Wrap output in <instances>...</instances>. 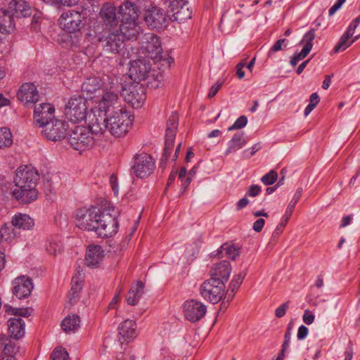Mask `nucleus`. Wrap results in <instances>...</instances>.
<instances>
[{
	"mask_svg": "<svg viewBox=\"0 0 360 360\" xmlns=\"http://www.w3.org/2000/svg\"><path fill=\"white\" fill-rule=\"evenodd\" d=\"M76 226L84 231H94L99 237L108 238L117 231V213L102 212L96 206L84 207L76 210Z\"/></svg>",
	"mask_w": 360,
	"mask_h": 360,
	"instance_id": "nucleus-1",
	"label": "nucleus"
},
{
	"mask_svg": "<svg viewBox=\"0 0 360 360\" xmlns=\"http://www.w3.org/2000/svg\"><path fill=\"white\" fill-rule=\"evenodd\" d=\"M87 124L96 136L109 131L115 137H121L128 132L132 120L124 108L113 110L109 116L99 110H92L87 118Z\"/></svg>",
	"mask_w": 360,
	"mask_h": 360,
	"instance_id": "nucleus-2",
	"label": "nucleus"
},
{
	"mask_svg": "<svg viewBox=\"0 0 360 360\" xmlns=\"http://www.w3.org/2000/svg\"><path fill=\"white\" fill-rule=\"evenodd\" d=\"M39 180V174L35 168L27 165L18 167L13 177V196L25 204L34 201L39 195L37 188Z\"/></svg>",
	"mask_w": 360,
	"mask_h": 360,
	"instance_id": "nucleus-3",
	"label": "nucleus"
},
{
	"mask_svg": "<svg viewBox=\"0 0 360 360\" xmlns=\"http://www.w3.org/2000/svg\"><path fill=\"white\" fill-rule=\"evenodd\" d=\"M85 39L92 44L98 43L103 51L107 54H122L123 57L129 58V53L124 51L125 43L123 36L118 30L115 31L104 30L96 32L90 30L85 35Z\"/></svg>",
	"mask_w": 360,
	"mask_h": 360,
	"instance_id": "nucleus-4",
	"label": "nucleus"
},
{
	"mask_svg": "<svg viewBox=\"0 0 360 360\" xmlns=\"http://www.w3.org/2000/svg\"><path fill=\"white\" fill-rule=\"evenodd\" d=\"M122 84L115 77H107L104 82L101 98L98 103V108L92 110H99L107 113L110 110L120 107Z\"/></svg>",
	"mask_w": 360,
	"mask_h": 360,
	"instance_id": "nucleus-5",
	"label": "nucleus"
},
{
	"mask_svg": "<svg viewBox=\"0 0 360 360\" xmlns=\"http://www.w3.org/2000/svg\"><path fill=\"white\" fill-rule=\"evenodd\" d=\"M143 18L146 25L150 30H164L168 26L169 22V19L166 12L162 8L153 4L145 6Z\"/></svg>",
	"mask_w": 360,
	"mask_h": 360,
	"instance_id": "nucleus-6",
	"label": "nucleus"
},
{
	"mask_svg": "<svg viewBox=\"0 0 360 360\" xmlns=\"http://www.w3.org/2000/svg\"><path fill=\"white\" fill-rule=\"evenodd\" d=\"M140 45L143 52L155 62L168 59L167 55L163 54L162 43L157 34L150 32L144 34L141 38Z\"/></svg>",
	"mask_w": 360,
	"mask_h": 360,
	"instance_id": "nucleus-7",
	"label": "nucleus"
},
{
	"mask_svg": "<svg viewBox=\"0 0 360 360\" xmlns=\"http://www.w3.org/2000/svg\"><path fill=\"white\" fill-rule=\"evenodd\" d=\"M93 134L95 135L89 127L77 126L70 134L68 142L75 150H85L91 148L95 143Z\"/></svg>",
	"mask_w": 360,
	"mask_h": 360,
	"instance_id": "nucleus-8",
	"label": "nucleus"
},
{
	"mask_svg": "<svg viewBox=\"0 0 360 360\" xmlns=\"http://www.w3.org/2000/svg\"><path fill=\"white\" fill-rule=\"evenodd\" d=\"M92 109L87 112L86 101L81 97L71 98L65 105V115L72 122H79L85 120L87 124V118Z\"/></svg>",
	"mask_w": 360,
	"mask_h": 360,
	"instance_id": "nucleus-9",
	"label": "nucleus"
},
{
	"mask_svg": "<svg viewBox=\"0 0 360 360\" xmlns=\"http://www.w3.org/2000/svg\"><path fill=\"white\" fill-rule=\"evenodd\" d=\"M179 124V117L176 112H172L166 125L165 143L162 156L160 160V167L165 168L174 147V142Z\"/></svg>",
	"mask_w": 360,
	"mask_h": 360,
	"instance_id": "nucleus-10",
	"label": "nucleus"
},
{
	"mask_svg": "<svg viewBox=\"0 0 360 360\" xmlns=\"http://www.w3.org/2000/svg\"><path fill=\"white\" fill-rule=\"evenodd\" d=\"M200 292L205 300L217 304L224 295L225 284H223V282L208 279L202 283Z\"/></svg>",
	"mask_w": 360,
	"mask_h": 360,
	"instance_id": "nucleus-11",
	"label": "nucleus"
},
{
	"mask_svg": "<svg viewBox=\"0 0 360 360\" xmlns=\"http://www.w3.org/2000/svg\"><path fill=\"white\" fill-rule=\"evenodd\" d=\"M155 168V161L147 153L137 154L134 158L132 173L138 178L143 179L150 176Z\"/></svg>",
	"mask_w": 360,
	"mask_h": 360,
	"instance_id": "nucleus-12",
	"label": "nucleus"
},
{
	"mask_svg": "<svg viewBox=\"0 0 360 360\" xmlns=\"http://www.w3.org/2000/svg\"><path fill=\"white\" fill-rule=\"evenodd\" d=\"M84 15L79 11L69 10L61 14L58 23L60 27L70 33L79 32L82 27Z\"/></svg>",
	"mask_w": 360,
	"mask_h": 360,
	"instance_id": "nucleus-13",
	"label": "nucleus"
},
{
	"mask_svg": "<svg viewBox=\"0 0 360 360\" xmlns=\"http://www.w3.org/2000/svg\"><path fill=\"white\" fill-rule=\"evenodd\" d=\"M68 124L64 120L53 119L43 127L42 134L50 141H60L66 136Z\"/></svg>",
	"mask_w": 360,
	"mask_h": 360,
	"instance_id": "nucleus-14",
	"label": "nucleus"
},
{
	"mask_svg": "<svg viewBox=\"0 0 360 360\" xmlns=\"http://www.w3.org/2000/svg\"><path fill=\"white\" fill-rule=\"evenodd\" d=\"M165 4L172 13L174 20L181 22L191 18L192 11L187 0H165Z\"/></svg>",
	"mask_w": 360,
	"mask_h": 360,
	"instance_id": "nucleus-15",
	"label": "nucleus"
},
{
	"mask_svg": "<svg viewBox=\"0 0 360 360\" xmlns=\"http://www.w3.org/2000/svg\"><path fill=\"white\" fill-rule=\"evenodd\" d=\"M183 311L186 319L194 323L201 319L205 315L207 307L201 302L192 299L184 302Z\"/></svg>",
	"mask_w": 360,
	"mask_h": 360,
	"instance_id": "nucleus-16",
	"label": "nucleus"
},
{
	"mask_svg": "<svg viewBox=\"0 0 360 360\" xmlns=\"http://www.w3.org/2000/svg\"><path fill=\"white\" fill-rule=\"evenodd\" d=\"M124 97L125 101L130 103L133 108H139L146 98L145 88L137 82L126 91Z\"/></svg>",
	"mask_w": 360,
	"mask_h": 360,
	"instance_id": "nucleus-17",
	"label": "nucleus"
},
{
	"mask_svg": "<svg viewBox=\"0 0 360 360\" xmlns=\"http://www.w3.org/2000/svg\"><path fill=\"white\" fill-rule=\"evenodd\" d=\"M33 288L32 279L26 276L17 277L13 281V293L19 299L30 296Z\"/></svg>",
	"mask_w": 360,
	"mask_h": 360,
	"instance_id": "nucleus-18",
	"label": "nucleus"
},
{
	"mask_svg": "<svg viewBox=\"0 0 360 360\" xmlns=\"http://www.w3.org/2000/svg\"><path fill=\"white\" fill-rule=\"evenodd\" d=\"M150 70V63L146 59H138L131 62L129 76L134 81L144 80Z\"/></svg>",
	"mask_w": 360,
	"mask_h": 360,
	"instance_id": "nucleus-19",
	"label": "nucleus"
},
{
	"mask_svg": "<svg viewBox=\"0 0 360 360\" xmlns=\"http://www.w3.org/2000/svg\"><path fill=\"white\" fill-rule=\"evenodd\" d=\"M54 107L47 103L36 105L34 110V118L40 127H44L46 122L53 119Z\"/></svg>",
	"mask_w": 360,
	"mask_h": 360,
	"instance_id": "nucleus-20",
	"label": "nucleus"
},
{
	"mask_svg": "<svg viewBox=\"0 0 360 360\" xmlns=\"http://www.w3.org/2000/svg\"><path fill=\"white\" fill-rule=\"evenodd\" d=\"M17 96L27 106L35 103L39 100L37 87L32 83L23 84L18 90Z\"/></svg>",
	"mask_w": 360,
	"mask_h": 360,
	"instance_id": "nucleus-21",
	"label": "nucleus"
},
{
	"mask_svg": "<svg viewBox=\"0 0 360 360\" xmlns=\"http://www.w3.org/2000/svg\"><path fill=\"white\" fill-rule=\"evenodd\" d=\"M231 272V266L229 262L224 260L212 266L210 271V279L223 282V284H225Z\"/></svg>",
	"mask_w": 360,
	"mask_h": 360,
	"instance_id": "nucleus-22",
	"label": "nucleus"
},
{
	"mask_svg": "<svg viewBox=\"0 0 360 360\" xmlns=\"http://www.w3.org/2000/svg\"><path fill=\"white\" fill-rule=\"evenodd\" d=\"M315 39V29H311L303 37L300 43L305 42L302 50L300 53H295L290 59V63L292 66H295L298 62L303 60L311 51L313 44L312 41Z\"/></svg>",
	"mask_w": 360,
	"mask_h": 360,
	"instance_id": "nucleus-23",
	"label": "nucleus"
},
{
	"mask_svg": "<svg viewBox=\"0 0 360 360\" xmlns=\"http://www.w3.org/2000/svg\"><path fill=\"white\" fill-rule=\"evenodd\" d=\"M104 251L98 245H90L86 252L85 264L90 268H97L104 258Z\"/></svg>",
	"mask_w": 360,
	"mask_h": 360,
	"instance_id": "nucleus-24",
	"label": "nucleus"
},
{
	"mask_svg": "<svg viewBox=\"0 0 360 360\" xmlns=\"http://www.w3.org/2000/svg\"><path fill=\"white\" fill-rule=\"evenodd\" d=\"M107 77H115L114 76L105 75L102 79L97 77H91L86 79L82 84V90L88 98H91L93 95L98 91H103L104 82Z\"/></svg>",
	"mask_w": 360,
	"mask_h": 360,
	"instance_id": "nucleus-25",
	"label": "nucleus"
},
{
	"mask_svg": "<svg viewBox=\"0 0 360 360\" xmlns=\"http://www.w3.org/2000/svg\"><path fill=\"white\" fill-rule=\"evenodd\" d=\"M118 30L123 37L129 40H134L137 39L142 29L139 20H137L120 21V30Z\"/></svg>",
	"mask_w": 360,
	"mask_h": 360,
	"instance_id": "nucleus-26",
	"label": "nucleus"
},
{
	"mask_svg": "<svg viewBox=\"0 0 360 360\" xmlns=\"http://www.w3.org/2000/svg\"><path fill=\"white\" fill-rule=\"evenodd\" d=\"M118 14L120 21L139 20V9L133 3L126 1L120 6Z\"/></svg>",
	"mask_w": 360,
	"mask_h": 360,
	"instance_id": "nucleus-27",
	"label": "nucleus"
},
{
	"mask_svg": "<svg viewBox=\"0 0 360 360\" xmlns=\"http://www.w3.org/2000/svg\"><path fill=\"white\" fill-rule=\"evenodd\" d=\"M7 11L17 18L27 17L31 14V7L24 0H12L8 4Z\"/></svg>",
	"mask_w": 360,
	"mask_h": 360,
	"instance_id": "nucleus-28",
	"label": "nucleus"
},
{
	"mask_svg": "<svg viewBox=\"0 0 360 360\" xmlns=\"http://www.w3.org/2000/svg\"><path fill=\"white\" fill-rule=\"evenodd\" d=\"M8 333L11 338L18 340L25 335V322L18 318H11L8 321Z\"/></svg>",
	"mask_w": 360,
	"mask_h": 360,
	"instance_id": "nucleus-29",
	"label": "nucleus"
},
{
	"mask_svg": "<svg viewBox=\"0 0 360 360\" xmlns=\"http://www.w3.org/2000/svg\"><path fill=\"white\" fill-rule=\"evenodd\" d=\"M100 15L106 25L112 27L117 24L116 8L110 3H106L103 6Z\"/></svg>",
	"mask_w": 360,
	"mask_h": 360,
	"instance_id": "nucleus-30",
	"label": "nucleus"
},
{
	"mask_svg": "<svg viewBox=\"0 0 360 360\" xmlns=\"http://www.w3.org/2000/svg\"><path fill=\"white\" fill-rule=\"evenodd\" d=\"M136 322L133 320L127 319L120 324L118 328L119 335L126 341L136 336Z\"/></svg>",
	"mask_w": 360,
	"mask_h": 360,
	"instance_id": "nucleus-31",
	"label": "nucleus"
},
{
	"mask_svg": "<svg viewBox=\"0 0 360 360\" xmlns=\"http://www.w3.org/2000/svg\"><path fill=\"white\" fill-rule=\"evenodd\" d=\"M247 143L245 134L243 131L236 132L228 143V148L225 151V155L236 152L242 148Z\"/></svg>",
	"mask_w": 360,
	"mask_h": 360,
	"instance_id": "nucleus-32",
	"label": "nucleus"
},
{
	"mask_svg": "<svg viewBox=\"0 0 360 360\" xmlns=\"http://www.w3.org/2000/svg\"><path fill=\"white\" fill-rule=\"evenodd\" d=\"M143 289L144 284L141 281H138L133 285L126 296L127 302L131 306L137 304L143 294Z\"/></svg>",
	"mask_w": 360,
	"mask_h": 360,
	"instance_id": "nucleus-33",
	"label": "nucleus"
},
{
	"mask_svg": "<svg viewBox=\"0 0 360 360\" xmlns=\"http://www.w3.org/2000/svg\"><path fill=\"white\" fill-rule=\"evenodd\" d=\"M11 222L15 227L23 230H30L34 226V219L26 214H15Z\"/></svg>",
	"mask_w": 360,
	"mask_h": 360,
	"instance_id": "nucleus-34",
	"label": "nucleus"
},
{
	"mask_svg": "<svg viewBox=\"0 0 360 360\" xmlns=\"http://www.w3.org/2000/svg\"><path fill=\"white\" fill-rule=\"evenodd\" d=\"M18 349L15 344L6 335H0V356H13Z\"/></svg>",
	"mask_w": 360,
	"mask_h": 360,
	"instance_id": "nucleus-35",
	"label": "nucleus"
},
{
	"mask_svg": "<svg viewBox=\"0 0 360 360\" xmlns=\"http://www.w3.org/2000/svg\"><path fill=\"white\" fill-rule=\"evenodd\" d=\"M80 319L77 314L67 316L61 323L63 330L66 332H73L79 327Z\"/></svg>",
	"mask_w": 360,
	"mask_h": 360,
	"instance_id": "nucleus-36",
	"label": "nucleus"
},
{
	"mask_svg": "<svg viewBox=\"0 0 360 360\" xmlns=\"http://www.w3.org/2000/svg\"><path fill=\"white\" fill-rule=\"evenodd\" d=\"M3 13V18L0 20V32L10 34L15 30L13 16L8 11H4Z\"/></svg>",
	"mask_w": 360,
	"mask_h": 360,
	"instance_id": "nucleus-37",
	"label": "nucleus"
},
{
	"mask_svg": "<svg viewBox=\"0 0 360 360\" xmlns=\"http://www.w3.org/2000/svg\"><path fill=\"white\" fill-rule=\"evenodd\" d=\"M248 267L245 266L240 273L234 276L231 281L229 288L233 293H235L242 284L243 279L247 275Z\"/></svg>",
	"mask_w": 360,
	"mask_h": 360,
	"instance_id": "nucleus-38",
	"label": "nucleus"
},
{
	"mask_svg": "<svg viewBox=\"0 0 360 360\" xmlns=\"http://www.w3.org/2000/svg\"><path fill=\"white\" fill-rule=\"evenodd\" d=\"M13 143L12 134L9 129L0 128V148L9 147Z\"/></svg>",
	"mask_w": 360,
	"mask_h": 360,
	"instance_id": "nucleus-39",
	"label": "nucleus"
},
{
	"mask_svg": "<svg viewBox=\"0 0 360 360\" xmlns=\"http://www.w3.org/2000/svg\"><path fill=\"white\" fill-rule=\"evenodd\" d=\"M351 37L350 35L345 32L335 46L333 51L338 53L340 51H345L347 48L349 47L352 45V42L349 41Z\"/></svg>",
	"mask_w": 360,
	"mask_h": 360,
	"instance_id": "nucleus-40",
	"label": "nucleus"
},
{
	"mask_svg": "<svg viewBox=\"0 0 360 360\" xmlns=\"http://www.w3.org/2000/svg\"><path fill=\"white\" fill-rule=\"evenodd\" d=\"M6 312L17 316L27 317L30 315L28 308H13L8 304L4 306Z\"/></svg>",
	"mask_w": 360,
	"mask_h": 360,
	"instance_id": "nucleus-41",
	"label": "nucleus"
},
{
	"mask_svg": "<svg viewBox=\"0 0 360 360\" xmlns=\"http://www.w3.org/2000/svg\"><path fill=\"white\" fill-rule=\"evenodd\" d=\"M52 360H69L68 352L62 347L56 348L51 356Z\"/></svg>",
	"mask_w": 360,
	"mask_h": 360,
	"instance_id": "nucleus-42",
	"label": "nucleus"
},
{
	"mask_svg": "<svg viewBox=\"0 0 360 360\" xmlns=\"http://www.w3.org/2000/svg\"><path fill=\"white\" fill-rule=\"evenodd\" d=\"M223 250L226 252L227 257L232 259H236L240 255V250L234 245H224L221 246Z\"/></svg>",
	"mask_w": 360,
	"mask_h": 360,
	"instance_id": "nucleus-43",
	"label": "nucleus"
},
{
	"mask_svg": "<svg viewBox=\"0 0 360 360\" xmlns=\"http://www.w3.org/2000/svg\"><path fill=\"white\" fill-rule=\"evenodd\" d=\"M277 179V172H276L274 170H271L269 172L262 177L261 181L264 185L269 186L274 184Z\"/></svg>",
	"mask_w": 360,
	"mask_h": 360,
	"instance_id": "nucleus-44",
	"label": "nucleus"
},
{
	"mask_svg": "<svg viewBox=\"0 0 360 360\" xmlns=\"http://www.w3.org/2000/svg\"><path fill=\"white\" fill-rule=\"evenodd\" d=\"M248 122V119L245 116L242 115L239 118L237 119V120L233 123V125H231L230 127H229V131H232L234 129H239L243 127H244Z\"/></svg>",
	"mask_w": 360,
	"mask_h": 360,
	"instance_id": "nucleus-45",
	"label": "nucleus"
},
{
	"mask_svg": "<svg viewBox=\"0 0 360 360\" xmlns=\"http://www.w3.org/2000/svg\"><path fill=\"white\" fill-rule=\"evenodd\" d=\"M360 24V15L356 17L355 19H354L350 25H349L348 28L346 30V33L352 37L354 34L355 30L357 28V27Z\"/></svg>",
	"mask_w": 360,
	"mask_h": 360,
	"instance_id": "nucleus-46",
	"label": "nucleus"
},
{
	"mask_svg": "<svg viewBox=\"0 0 360 360\" xmlns=\"http://www.w3.org/2000/svg\"><path fill=\"white\" fill-rule=\"evenodd\" d=\"M286 41V39H281L278 40L269 50V56H271V55L275 52L281 51L282 49V45Z\"/></svg>",
	"mask_w": 360,
	"mask_h": 360,
	"instance_id": "nucleus-47",
	"label": "nucleus"
},
{
	"mask_svg": "<svg viewBox=\"0 0 360 360\" xmlns=\"http://www.w3.org/2000/svg\"><path fill=\"white\" fill-rule=\"evenodd\" d=\"M261 192V188L258 185L250 186L247 191L246 195L250 197H256Z\"/></svg>",
	"mask_w": 360,
	"mask_h": 360,
	"instance_id": "nucleus-48",
	"label": "nucleus"
},
{
	"mask_svg": "<svg viewBox=\"0 0 360 360\" xmlns=\"http://www.w3.org/2000/svg\"><path fill=\"white\" fill-rule=\"evenodd\" d=\"M288 303L289 302H286L276 309L275 315L277 318H281L285 314L288 309Z\"/></svg>",
	"mask_w": 360,
	"mask_h": 360,
	"instance_id": "nucleus-49",
	"label": "nucleus"
},
{
	"mask_svg": "<svg viewBox=\"0 0 360 360\" xmlns=\"http://www.w3.org/2000/svg\"><path fill=\"white\" fill-rule=\"evenodd\" d=\"M223 82H217L216 84L212 85L210 89V92L208 94V97L210 98H213L218 92V91L221 89L222 86Z\"/></svg>",
	"mask_w": 360,
	"mask_h": 360,
	"instance_id": "nucleus-50",
	"label": "nucleus"
},
{
	"mask_svg": "<svg viewBox=\"0 0 360 360\" xmlns=\"http://www.w3.org/2000/svg\"><path fill=\"white\" fill-rule=\"evenodd\" d=\"M80 290H75L71 288L68 293V303L71 306L75 301V300L78 297Z\"/></svg>",
	"mask_w": 360,
	"mask_h": 360,
	"instance_id": "nucleus-51",
	"label": "nucleus"
},
{
	"mask_svg": "<svg viewBox=\"0 0 360 360\" xmlns=\"http://www.w3.org/2000/svg\"><path fill=\"white\" fill-rule=\"evenodd\" d=\"M288 221V219H287L284 217L282 219L281 223L276 226V228L273 233V237L278 236H279V234L283 232L284 227L287 224Z\"/></svg>",
	"mask_w": 360,
	"mask_h": 360,
	"instance_id": "nucleus-52",
	"label": "nucleus"
},
{
	"mask_svg": "<svg viewBox=\"0 0 360 360\" xmlns=\"http://www.w3.org/2000/svg\"><path fill=\"white\" fill-rule=\"evenodd\" d=\"M314 315L309 310L307 309L304 311L303 321L306 324H311L314 321Z\"/></svg>",
	"mask_w": 360,
	"mask_h": 360,
	"instance_id": "nucleus-53",
	"label": "nucleus"
},
{
	"mask_svg": "<svg viewBox=\"0 0 360 360\" xmlns=\"http://www.w3.org/2000/svg\"><path fill=\"white\" fill-rule=\"evenodd\" d=\"M309 330L305 326H301L298 328L297 339L304 340L308 335Z\"/></svg>",
	"mask_w": 360,
	"mask_h": 360,
	"instance_id": "nucleus-54",
	"label": "nucleus"
},
{
	"mask_svg": "<svg viewBox=\"0 0 360 360\" xmlns=\"http://www.w3.org/2000/svg\"><path fill=\"white\" fill-rule=\"evenodd\" d=\"M265 224V220L264 219L259 218L256 221L254 222L252 229L256 232H260Z\"/></svg>",
	"mask_w": 360,
	"mask_h": 360,
	"instance_id": "nucleus-55",
	"label": "nucleus"
},
{
	"mask_svg": "<svg viewBox=\"0 0 360 360\" xmlns=\"http://www.w3.org/2000/svg\"><path fill=\"white\" fill-rule=\"evenodd\" d=\"M72 287L75 290H81L82 288L83 283L82 281L80 280L78 277H73L72 279Z\"/></svg>",
	"mask_w": 360,
	"mask_h": 360,
	"instance_id": "nucleus-56",
	"label": "nucleus"
},
{
	"mask_svg": "<svg viewBox=\"0 0 360 360\" xmlns=\"http://www.w3.org/2000/svg\"><path fill=\"white\" fill-rule=\"evenodd\" d=\"M110 183L111 187L114 191L115 195L118 194V184H117V178L115 174H112L110 177Z\"/></svg>",
	"mask_w": 360,
	"mask_h": 360,
	"instance_id": "nucleus-57",
	"label": "nucleus"
},
{
	"mask_svg": "<svg viewBox=\"0 0 360 360\" xmlns=\"http://www.w3.org/2000/svg\"><path fill=\"white\" fill-rule=\"evenodd\" d=\"M302 188H298L297 189L295 193L294 194L292 199L290 200V203L295 205L297 204V202H298V200H300V197L302 196Z\"/></svg>",
	"mask_w": 360,
	"mask_h": 360,
	"instance_id": "nucleus-58",
	"label": "nucleus"
},
{
	"mask_svg": "<svg viewBox=\"0 0 360 360\" xmlns=\"http://www.w3.org/2000/svg\"><path fill=\"white\" fill-rule=\"evenodd\" d=\"M353 356V348L352 343L349 342V345L347 346L345 351V360H352Z\"/></svg>",
	"mask_w": 360,
	"mask_h": 360,
	"instance_id": "nucleus-59",
	"label": "nucleus"
},
{
	"mask_svg": "<svg viewBox=\"0 0 360 360\" xmlns=\"http://www.w3.org/2000/svg\"><path fill=\"white\" fill-rule=\"evenodd\" d=\"M134 356L131 355L129 353H120L117 356V360H134Z\"/></svg>",
	"mask_w": 360,
	"mask_h": 360,
	"instance_id": "nucleus-60",
	"label": "nucleus"
},
{
	"mask_svg": "<svg viewBox=\"0 0 360 360\" xmlns=\"http://www.w3.org/2000/svg\"><path fill=\"white\" fill-rule=\"evenodd\" d=\"M295 207V205L289 202L283 217L289 220V219L290 218V217L293 212Z\"/></svg>",
	"mask_w": 360,
	"mask_h": 360,
	"instance_id": "nucleus-61",
	"label": "nucleus"
},
{
	"mask_svg": "<svg viewBox=\"0 0 360 360\" xmlns=\"http://www.w3.org/2000/svg\"><path fill=\"white\" fill-rule=\"evenodd\" d=\"M249 203V200L247 198H241L238 202H237V210H240L244 207H245Z\"/></svg>",
	"mask_w": 360,
	"mask_h": 360,
	"instance_id": "nucleus-62",
	"label": "nucleus"
},
{
	"mask_svg": "<svg viewBox=\"0 0 360 360\" xmlns=\"http://www.w3.org/2000/svg\"><path fill=\"white\" fill-rule=\"evenodd\" d=\"M120 300V291L117 292L109 304V308H114L115 305Z\"/></svg>",
	"mask_w": 360,
	"mask_h": 360,
	"instance_id": "nucleus-63",
	"label": "nucleus"
},
{
	"mask_svg": "<svg viewBox=\"0 0 360 360\" xmlns=\"http://www.w3.org/2000/svg\"><path fill=\"white\" fill-rule=\"evenodd\" d=\"M331 84V77L329 75L325 76V79L323 82L322 87L324 89H328Z\"/></svg>",
	"mask_w": 360,
	"mask_h": 360,
	"instance_id": "nucleus-64",
	"label": "nucleus"
}]
</instances>
